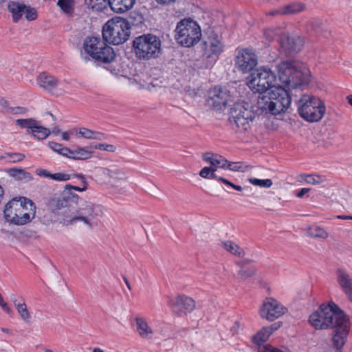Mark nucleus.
<instances>
[{
    "instance_id": "41",
    "label": "nucleus",
    "mask_w": 352,
    "mask_h": 352,
    "mask_svg": "<svg viewBox=\"0 0 352 352\" xmlns=\"http://www.w3.org/2000/svg\"><path fill=\"white\" fill-rule=\"evenodd\" d=\"M103 173L110 177L120 178L122 175V170L114 166L111 168H105L103 169Z\"/></svg>"
},
{
    "instance_id": "13",
    "label": "nucleus",
    "mask_w": 352,
    "mask_h": 352,
    "mask_svg": "<svg viewBox=\"0 0 352 352\" xmlns=\"http://www.w3.org/2000/svg\"><path fill=\"white\" fill-rule=\"evenodd\" d=\"M16 124L22 129H26L27 132L38 140L46 139L51 133L50 129L42 126L41 122L33 118L18 119Z\"/></svg>"
},
{
    "instance_id": "29",
    "label": "nucleus",
    "mask_w": 352,
    "mask_h": 352,
    "mask_svg": "<svg viewBox=\"0 0 352 352\" xmlns=\"http://www.w3.org/2000/svg\"><path fill=\"white\" fill-rule=\"evenodd\" d=\"M14 305L16 307L17 311L21 316V319L25 322H29L30 319V314L28 309L27 305L24 300L22 299L21 302L17 300L14 301Z\"/></svg>"
},
{
    "instance_id": "53",
    "label": "nucleus",
    "mask_w": 352,
    "mask_h": 352,
    "mask_svg": "<svg viewBox=\"0 0 352 352\" xmlns=\"http://www.w3.org/2000/svg\"><path fill=\"white\" fill-rule=\"evenodd\" d=\"M36 174L41 177L51 178L52 173L45 169L38 168L36 171Z\"/></svg>"
},
{
    "instance_id": "14",
    "label": "nucleus",
    "mask_w": 352,
    "mask_h": 352,
    "mask_svg": "<svg viewBox=\"0 0 352 352\" xmlns=\"http://www.w3.org/2000/svg\"><path fill=\"white\" fill-rule=\"evenodd\" d=\"M287 311V308L278 300L272 298H266L260 309V316L262 318L273 321L283 316Z\"/></svg>"
},
{
    "instance_id": "15",
    "label": "nucleus",
    "mask_w": 352,
    "mask_h": 352,
    "mask_svg": "<svg viewBox=\"0 0 352 352\" xmlns=\"http://www.w3.org/2000/svg\"><path fill=\"white\" fill-rule=\"evenodd\" d=\"M96 207L93 204L85 202L77 210L76 214L69 219H64L63 224L66 226L73 225L77 221H82L89 228L93 226L91 221L94 219Z\"/></svg>"
},
{
    "instance_id": "8",
    "label": "nucleus",
    "mask_w": 352,
    "mask_h": 352,
    "mask_svg": "<svg viewBox=\"0 0 352 352\" xmlns=\"http://www.w3.org/2000/svg\"><path fill=\"white\" fill-rule=\"evenodd\" d=\"M280 80L292 89H296L309 82L307 73L297 69L293 60L282 61L277 66Z\"/></svg>"
},
{
    "instance_id": "24",
    "label": "nucleus",
    "mask_w": 352,
    "mask_h": 352,
    "mask_svg": "<svg viewBox=\"0 0 352 352\" xmlns=\"http://www.w3.org/2000/svg\"><path fill=\"white\" fill-rule=\"evenodd\" d=\"M8 10L12 14L13 21L17 22L25 13V5L19 2H10L8 4Z\"/></svg>"
},
{
    "instance_id": "7",
    "label": "nucleus",
    "mask_w": 352,
    "mask_h": 352,
    "mask_svg": "<svg viewBox=\"0 0 352 352\" xmlns=\"http://www.w3.org/2000/svg\"><path fill=\"white\" fill-rule=\"evenodd\" d=\"M161 40L152 34H144L133 41V48L137 58L150 60L157 58L161 52Z\"/></svg>"
},
{
    "instance_id": "33",
    "label": "nucleus",
    "mask_w": 352,
    "mask_h": 352,
    "mask_svg": "<svg viewBox=\"0 0 352 352\" xmlns=\"http://www.w3.org/2000/svg\"><path fill=\"white\" fill-rule=\"evenodd\" d=\"M50 148L60 155L70 158L71 149L64 147L62 144L54 142L48 143Z\"/></svg>"
},
{
    "instance_id": "3",
    "label": "nucleus",
    "mask_w": 352,
    "mask_h": 352,
    "mask_svg": "<svg viewBox=\"0 0 352 352\" xmlns=\"http://www.w3.org/2000/svg\"><path fill=\"white\" fill-rule=\"evenodd\" d=\"M292 100V96L286 89L280 86L274 87L267 94L258 98L256 107L261 113L277 115L286 111L290 107Z\"/></svg>"
},
{
    "instance_id": "4",
    "label": "nucleus",
    "mask_w": 352,
    "mask_h": 352,
    "mask_svg": "<svg viewBox=\"0 0 352 352\" xmlns=\"http://www.w3.org/2000/svg\"><path fill=\"white\" fill-rule=\"evenodd\" d=\"M104 38L99 36H87L83 42V51H81L82 59L87 63L91 57L96 61L109 63L115 58L113 49L106 43Z\"/></svg>"
},
{
    "instance_id": "52",
    "label": "nucleus",
    "mask_w": 352,
    "mask_h": 352,
    "mask_svg": "<svg viewBox=\"0 0 352 352\" xmlns=\"http://www.w3.org/2000/svg\"><path fill=\"white\" fill-rule=\"evenodd\" d=\"M107 138V135L104 133L95 131L93 140H104Z\"/></svg>"
},
{
    "instance_id": "11",
    "label": "nucleus",
    "mask_w": 352,
    "mask_h": 352,
    "mask_svg": "<svg viewBox=\"0 0 352 352\" xmlns=\"http://www.w3.org/2000/svg\"><path fill=\"white\" fill-rule=\"evenodd\" d=\"M276 79V75L270 68L261 67L251 72L247 85L254 92L264 93L274 89Z\"/></svg>"
},
{
    "instance_id": "58",
    "label": "nucleus",
    "mask_w": 352,
    "mask_h": 352,
    "mask_svg": "<svg viewBox=\"0 0 352 352\" xmlns=\"http://www.w3.org/2000/svg\"><path fill=\"white\" fill-rule=\"evenodd\" d=\"M217 179L219 180V181L222 182L223 184H226L228 186H230L231 187L232 186L233 184L232 182H230V181H228V179L223 178V177L217 176Z\"/></svg>"
},
{
    "instance_id": "48",
    "label": "nucleus",
    "mask_w": 352,
    "mask_h": 352,
    "mask_svg": "<svg viewBox=\"0 0 352 352\" xmlns=\"http://www.w3.org/2000/svg\"><path fill=\"white\" fill-rule=\"evenodd\" d=\"M259 352H284L277 348L272 346L271 345L266 344L260 346L258 348Z\"/></svg>"
},
{
    "instance_id": "57",
    "label": "nucleus",
    "mask_w": 352,
    "mask_h": 352,
    "mask_svg": "<svg viewBox=\"0 0 352 352\" xmlns=\"http://www.w3.org/2000/svg\"><path fill=\"white\" fill-rule=\"evenodd\" d=\"M0 307L8 314H10L12 312V309L8 307V304L6 302L1 304Z\"/></svg>"
},
{
    "instance_id": "40",
    "label": "nucleus",
    "mask_w": 352,
    "mask_h": 352,
    "mask_svg": "<svg viewBox=\"0 0 352 352\" xmlns=\"http://www.w3.org/2000/svg\"><path fill=\"white\" fill-rule=\"evenodd\" d=\"M91 148L95 149H99L101 151H106L108 152L113 153L116 150V147L113 144H91L90 146Z\"/></svg>"
},
{
    "instance_id": "2",
    "label": "nucleus",
    "mask_w": 352,
    "mask_h": 352,
    "mask_svg": "<svg viewBox=\"0 0 352 352\" xmlns=\"http://www.w3.org/2000/svg\"><path fill=\"white\" fill-rule=\"evenodd\" d=\"M36 206L25 197H15L6 206L3 215L10 223L23 226L30 222L35 217Z\"/></svg>"
},
{
    "instance_id": "10",
    "label": "nucleus",
    "mask_w": 352,
    "mask_h": 352,
    "mask_svg": "<svg viewBox=\"0 0 352 352\" xmlns=\"http://www.w3.org/2000/svg\"><path fill=\"white\" fill-rule=\"evenodd\" d=\"M256 107V105L252 107L249 103L245 102L234 103L230 109V122L235 124L241 130L247 131L250 123L255 119L256 111L259 110Z\"/></svg>"
},
{
    "instance_id": "46",
    "label": "nucleus",
    "mask_w": 352,
    "mask_h": 352,
    "mask_svg": "<svg viewBox=\"0 0 352 352\" xmlns=\"http://www.w3.org/2000/svg\"><path fill=\"white\" fill-rule=\"evenodd\" d=\"M71 175L66 173H52L51 178L53 180L58 181V182H65L70 179Z\"/></svg>"
},
{
    "instance_id": "47",
    "label": "nucleus",
    "mask_w": 352,
    "mask_h": 352,
    "mask_svg": "<svg viewBox=\"0 0 352 352\" xmlns=\"http://www.w3.org/2000/svg\"><path fill=\"white\" fill-rule=\"evenodd\" d=\"M25 19L28 21H32L36 19L37 14L34 9L30 8L25 6Z\"/></svg>"
},
{
    "instance_id": "18",
    "label": "nucleus",
    "mask_w": 352,
    "mask_h": 352,
    "mask_svg": "<svg viewBox=\"0 0 352 352\" xmlns=\"http://www.w3.org/2000/svg\"><path fill=\"white\" fill-rule=\"evenodd\" d=\"M235 64L238 69L243 73L252 72L257 65V57L252 52L243 50L238 53Z\"/></svg>"
},
{
    "instance_id": "39",
    "label": "nucleus",
    "mask_w": 352,
    "mask_h": 352,
    "mask_svg": "<svg viewBox=\"0 0 352 352\" xmlns=\"http://www.w3.org/2000/svg\"><path fill=\"white\" fill-rule=\"evenodd\" d=\"M216 169L212 167H204L199 172V175L206 179H217V175L214 173Z\"/></svg>"
},
{
    "instance_id": "55",
    "label": "nucleus",
    "mask_w": 352,
    "mask_h": 352,
    "mask_svg": "<svg viewBox=\"0 0 352 352\" xmlns=\"http://www.w3.org/2000/svg\"><path fill=\"white\" fill-rule=\"evenodd\" d=\"M310 191V188H301L297 193L296 197L299 198H302L305 194L308 193Z\"/></svg>"
},
{
    "instance_id": "38",
    "label": "nucleus",
    "mask_w": 352,
    "mask_h": 352,
    "mask_svg": "<svg viewBox=\"0 0 352 352\" xmlns=\"http://www.w3.org/2000/svg\"><path fill=\"white\" fill-rule=\"evenodd\" d=\"M248 182L251 184L259 186L261 188H270L272 185V181L270 179H260L257 178H249Z\"/></svg>"
},
{
    "instance_id": "31",
    "label": "nucleus",
    "mask_w": 352,
    "mask_h": 352,
    "mask_svg": "<svg viewBox=\"0 0 352 352\" xmlns=\"http://www.w3.org/2000/svg\"><path fill=\"white\" fill-rule=\"evenodd\" d=\"M270 332L266 327H263L253 338V341L257 345L262 346V344L266 342L270 336Z\"/></svg>"
},
{
    "instance_id": "25",
    "label": "nucleus",
    "mask_w": 352,
    "mask_h": 352,
    "mask_svg": "<svg viewBox=\"0 0 352 352\" xmlns=\"http://www.w3.org/2000/svg\"><path fill=\"white\" fill-rule=\"evenodd\" d=\"M136 325H137V331L139 335L144 338H149L152 337L153 331L151 327H149L148 323L143 319L140 318H137L136 320Z\"/></svg>"
},
{
    "instance_id": "20",
    "label": "nucleus",
    "mask_w": 352,
    "mask_h": 352,
    "mask_svg": "<svg viewBox=\"0 0 352 352\" xmlns=\"http://www.w3.org/2000/svg\"><path fill=\"white\" fill-rule=\"evenodd\" d=\"M37 82L40 87L51 91L58 86V80L54 76L43 72L38 76Z\"/></svg>"
},
{
    "instance_id": "17",
    "label": "nucleus",
    "mask_w": 352,
    "mask_h": 352,
    "mask_svg": "<svg viewBox=\"0 0 352 352\" xmlns=\"http://www.w3.org/2000/svg\"><path fill=\"white\" fill-rule=\"evenodd\" d=\"M280 53L286 56L298 53L304 45V41L300 36L289 37L287 34H282L279 38Z\"/></svg>"
},
{
    "instance_id": "12",
    "label": "nucleus",
    "mask_w": 352,
    "mask_h": 352,
    "mask_svg": "<svg viewBox=\"0 0 352 352\" xmlns=\"http://www.w3.org/2000/svg\"><path fill=\"white\" fill-rule=\"evenodd\" d=\"M234 97L226 87H215L210 91L207 100L208 104L216 110L226 107L229 102H232Z\"/></svg>"
},
{
    "instance_id": "6",
    "label": "nucleus",
    "mask_w": 352,
    "mask_h": 352,
    "mask_svg": "<svg viewBox=\"0 0 352 352\" xmlns=\"http://www.w3.org/2000/svg\"><path fill=\"white\" fill-rule=\"evenodd\" d=\"M298 111L304 120L314 122L320 120L324 115L326 107L318 98L311 95L303 94L299 100H295Z\"/></svg>"
},
{
    "instance_id": "30",
    "label": "nucleus",
    "mask_w": 352,
    "mask_h": 352,
    "mask_svg": "<svg viewBox=\"0 0 352 352\" xmlns=\"http://www.w3.org/2000/svg\"><path fill=\"white\" fill-rule=\"evenodd\" d=\"M92 153L85 148H79L76 150H71L70 158L78 160H85L91 157Z\"/></svg>"
},
{
    "instance_id": "62",
    "label": "nucleus",
    "mask_w": 352,
    "mask_h": 352,
    "mask_svg": "<svg viewBox=\"0 0 352 352\" xmlns=\"http://www.w3.org/2000/svg\"><path fill=\"white\" fill-rule=\"evenodd\" d=\"M59 132H60V129H59V128L58 126H54L52 129V133L55 134V135L58 134Z\"/></svg>"
},
{
    "instance_id": "1",
    "label": "nucleus",
    "mask_w": 352,
    "mask_h": 352,
    "mask_svg": "<svg viewBox=\"0 0 352 352\" xmlns=\"http://www.w3.org/2000/svg\"><path fill=\"white\" fill-rule=\"evenodd\" d=\"M309 322L316 329H334L332 346L335 352H342L349 331V319L334 302L320 305L310 315Z\"/></svg>"
},
{
    "instance_id": "19",
    "label": "nucleus",
    "mask_w": 352,
    "mask_h": 352,
    "mask_svg": "<svg viewBox=\"0 0 352 352\" xmlns=\"http://www.w3.org/2000/svg\"><path fill=\"white\" fill-rule=\"evenodd\" d=\"M173 309L179 314L191 312L195 307V300L184 295H178L171 302Z\"/></svg>"
},
{
    "instance_id": "56",
    "label": "nucleus",
    "mask_w": 352,
    "mask_h": 352,
    "mask_svg": "<svg viewBox=\"0 0 352 352\" xmlns=\"http://www.w3.org/2000/svg\"><path fill=\"white\" fill-rule=\"evenodd\" d=\"M347 299L352 303V287L343 290Z\"/></svg>"
},
{
    "instance_id": "54",
    "label": "nucleus",
    "mask_w": 352,
    "mask_h": 352,
    "mask_svg": "<svg viewBox=\"0 0 352 352\" xmlns=\"http://www.w3.org/2000/svg\"><path fill=\"white\" fill-rule=\"evenodd\" d=\"M158 4L162 6H169L177 2L179 0H155Z\"/></svg>"
},
{
    "instance_id": "22",
    "label": "nucleus",
    "mask_w": 352,
    "mask_h": 352,
    "mask_svg": "<svg viewBox=\"0 0 352 352\" xmlns=\"http://www.w3.org/2000/svg\"><path fill=\"white\" fill-rule=\"evenodd\" d=\"M135 0H109L108 5L116 12L123 13L133 7Z\"/></svg>"
},
{
    "instance_id": "34",
    "label": "nucleus",
    "mask_w": 352,
    "mask_h": 352,
    "mask_svg": "<svg viewBox=\"0 0 352 352\" xmlns=\"http://www.w3.org/2000/svg\"><path fill=\"white\" fill-rule=\"evenodd\" d=\"M109 0H85L88 7L97 11H102L108 5Z\"/></svg>"
},
{
    "instance_id": "16",
    "label": "nucleus",
    "mask_w": 352,
    "mask_h": 352,
    "mask_svg": "<svg viewBox=\"0 0 352 352\" xmlns=\"http://www.w3.org/2000/svg\"><path fill=\"white\" fill-rule=\"evenodd\" d=\"M206 52L208 53V58L212 65L218 59L219 54L223 52V45L221 38L213 31L208 32V36L204 41Z\"/></svg>"
},
{
    "instance_id": "37",
    "label": "nucleus",
    "mask_w": 352,
    "mask_h": 352,
    "mask_svg": "<svg viewBox=\"0 0 352 352\" xmlns=\"http://www.w3.org/2000/svg\"><path fill=\"white\" fill-rule=\"evenodd\" d=\"M300 177L309 184L318 185L323 182V177L316 174L301 175Z\"/></svg>"
},
{
    "instance_id": "43",
    "label": "nucleus",
    "mask_w": 352,
    "mask_h": 352,
    "mask_svg": "<svg viewBox=\"0 0 352 352\" xmlns=\"http://www.w3.org/2000/svg\"><path fill=\"white\" fill-rule=\"evenodd\" d=\"M85 188H80L77 186H74L69 184H67L65 186V190H67L68 192L72 196V197H68V199H73V201H75L78 203V196L76 194H73L71 190H76L78 191H83L85 190Z\"/></svg>"
},
{
    "instance_id": "21",
    "label": "nucleus",
    "mask_w": 352,
    "mask_h": 352,
    "mask_svg": "<svg viewBox=\"0 0 352 352\" xmlns=\"http://www.w3.org/2000/svg\"><path fill=\"white\" fill-rule=\"evenodd\" d=\"M203 160L210 163L211 166L217 170V168H226L228 160L223 156L212 153H206L202 155Z\"/></svg>"
},
{
    "instance_id": "28",
    "label": "nucleus",
    "mask_w": 352,
    "mask_h": 352,
    "mask_svg": "<svg viewBox=\"0 0 352 352\" xmlns=\"http://www.w3.org/2000/svg\"><path fill=\"white\" fill-rule=\"evenodd\" d=\"M338 282L343 290L352 287V278L346 272L338 270Z\"/></svg>"
},
{
    "instance_id": "50",
    "label": "nucleus",
    "mask_w": 352,
    "mask_h": 352,
    "mask_svg": "<svg viewBox=\"0 0 352 352\" xmlns=\"http://www.w3.org/2000/svg\"><path fill=\"white\" fill-rule=\"evenodd\" d=\"M26 111V109L21 107H10L8 112L12 114H23Z\"/></svg>"
},
{
    "instance_id": "44",
    "label": "nucleus",
    "mask_w": 352,
    "mask_h": 352,
    "mask_svg": "<svg viewBox=\"0 0 352 352\" xmlns=\"http://www.w3.org/2000/svg\"><path fill=\"white\" fill-rule=\"evenodd\" d=\"M95 131H92L85 127L80 128L78 135L84 138L93 140Z\"/></svg>"
},
{
    "instance_id": "60",
    "label": "nucleus",
    "mask_w": 352,
    "mask_h": 352,
    "mask_svg": "<svg viewBox=\"0 0 352 352\" xmlns=\"http://www.w3.org/2000/svg\"><path fill=\"white\" fill-rule=\"evenodd\" d=\"M337 218L340 219L347 220V219H352V216L338 215V216H337Z\"/></svg>"
},
{
    "instance_id": "45",
    "label": "nucleus",
    "mask_w": 352,
    "mask_h": 352,
    "mask_svg": "<svg viewBox=\"0 0 352 352\" xmlns=\"http://www.w3.org/2000/svg\"><path fill=\"white\" fill-rule=\"evenodd\" d=\"M254 273H255V270L254 268H248V269L242 268L239 272V276L242 280H245V279L253 276L254 274Z\"/></svg>"
},
{
    "instance_id": "42",
    "label": "nucleus",
    "mask_w": 352,
    "mask_h": 352,
    "mask_svg": "<svg viewBox=\"0 0 352 352\" xmlns=\"http://www.w3.org/2000/svg\"><path fill=\"white\" fill-rule=\"evenodd\" d=\"M247 166H244L241 162H230L228 161L226 168L232 171H241L244 172Z\"/></svg>"
},
{
    "instance_id": "36",
    "label": "nucleus",
    "mask_w": 352,
    "mask_h": 352,
    "mask_svg": "<svg viewBox=\"0 0 352 352\" xmlns=\"http://www.w3.org/2000/svg\"><path fill=\"white\" fill-rule=\"evenodd\" d=\"M58 6L67 14H72L74 12L73 0H58Z\"/></svg>"
},
{
    "instance_id": "32",
    "label": "nucleus",
    "mask_w": 352,
    "mask_h": 352,
    "mask_svg": "<svg viewBox=\"0 0 352 352\" xmlns=\"http://www.w3.org/2000/svg\"><path fill=\"white\" fill-rule=\"evenodd\" d=\"M25 155L21 153L8 152L4 153L2 158L8 163H16L23 161Z\"/></svg>"
},
{
    "instance_id": "9",
    "label": "nucleus",
    "mask_w": 352,
    "mask_h": 352,
    "mask_svg": "<svg viewBox=\"0 0 352 352\" xmlns=\"http://www.w3.org/2000/svg\"><path fill=\"white\" fill-rule=\"evenodd\" d=\"M175 38L184 47H191L197 43L201 38V30L199 24L190 19L180 21L175 29Z\"/></svg>"
},
{
    "instance_id": "23",
    "label": "nucleus",
    "mask_w": 352,
    "mask_h": 352,
    "mask_svg": "<svg viewBox=\"0 0 352 352\" xmlns=\"http://www.w3.org/2000/svg\"><path fill=\"white\" fill-rule=\"evenodd\" d=\"M306 8L305 4L296 2L285 6L279 9L278 11L280 14H294L304 11Z\"/></svg>"
},
{
    "instance_id": "27",
    "label": "nucleus",
    "mask_w": 352,
    "mask_h": 352,
    "mask_svg": "<svg viewBox=\"0 0 352 352\" xmlns=\"http://www.w3.org/2000/svg\"><path fill=\"white\" fill-rule=\"evenodd\" d=\"M221 245L233 255L239 257H243L245 255L244 250L231 241H222Z\"/></svg>"
},
{
    "instance_id": "35",
    "label": "nucleus",
    "mask_w": 352,
    "mask_h": 352,
    "mask_svg": "<svg viewBox=\"0 0 352 352\" xmlns=\"http://www.w3.org/2000/svg\"><path fill=\"white\" fill-rule=\"evenodd\" d=\"M307 234L313 238L325 239L328 234L327 232L318 226L310 227L307 231Z\"/></svg>"
},
{
    "instance_id": "5",
    "label": "nucleus",
    "mask_w": 352,
    "mask_h": 352,
    "mask_svg": "<svg viewBox=\"0 0 352 352\" xmlns=\"http://www.w3.org/2000/svg\"><path fill=\"white\" fill-rule=\"evenodd\" d=\"M130 34L131 27L129 22L121 17H115L109 20L102 28L104 40L116 45L126 42Z\"/></svg>"
},
{
    "instance_id": "49",
    "label": "nucleus",
    "mask_w": 352,
    "mask_h": 352,
    "mask_svg": "<svg viewBox=\"0 0 352 352\" xmlns=\"http://www.w3.org/2000/svg\"><path fill=\"white\" fill-rule=\"evenodd\" d=\"M278 30L267 29L264 32V36L268 41H272L278 34Z\"/></svg>"
},
{
    "instance_id": "26",
    "label": "nucleus",
    "mask_w": 352,
    "mask_h": 352,
    "mask_svg": "<svg viewBox=\"0 0 352 352\" xmlns=\"http://www.w3.org/2000/svg\"><path fill=\"white\" fill-rule=\"evenodd\" d=\"M8 173L11 177L19 181L27 182L32 179L31 173L24 169L11 168L9 170Z\"/></svg>"
},
{
    "instance_id": "63",
    "label": "nucleus",
    "mask_w": 352,
    "mask_h": 352,
    "mask_svg": "<svg viewBox=\"0 0 352 352\" xmlns=\"http://www.w3.org/2000/svg\"><path fill=\"white\" fill-rule=\"evenodd\" d=\"M234 190H239V191H241L242 190V188L241 186H238V185H235V184H232V186Z\"/></svg>"
},
{
    "instance_id": "61",
    "label": "nucleus",
    "mask_w": 352,
    "mask_h": 352,
    "mask_svg": "<svg viewBox=\"0 0 352 352\" xmlns=\"http://www.w3.org/2000/svg\"><path fill=\"white\" fill-rule=\"evenodd\" d=\"M62 139L68 141L69 140V135L68 132H64L62 133Z\"/></svg>"
},
{
    "instance_id": "51",
    "label": "nucleus",
    "mask_w": 352,
    "mask_h": 352,
    "mask_svg": "<svg viewBox=\"0 0 352 352\" xmlns=\"http://www.w3.org/2000/svg\"><path fill=\"white\" fill-rule=\"evenodd\" d=\"M281 324H282V322H275V323L271 324L270 326L265 327L267 329V331L270 332V334H272L273 332L278 330L280 327Z\"/></svg>"
},
{
    "instance_id": "64",
    "label": "nucleus",
    "mask_w": 352,
    "mask_h": 352,
    "mask_svg": "<svg viewBox=\"0 0 352 352\" xmlns=\"http://www.w3.org/2000/svg\"><path fill=\"white\" fill-rule=\"evenodd\" d=\"M348 102L352 106V95H349L346 97Z\"/></svg>"
},
{
    "instance_id": "59",
    "label": "nucleus",
    "mask_w": 352,
    "mask_h": 352,
    "mask_svg": "<svg viewBox=\"0 0 352 352\" xmlns=\"http://www.w3.org/2000/svg\"><path fill=\"white\" fill-rule=\"evenodd\" d=\"M1 331L6 333V334H8V335H12V331L10 329H8V328H5V327H2L1 329Z\"/></svg>"
}]
</instances>
